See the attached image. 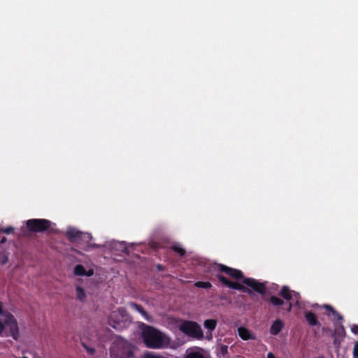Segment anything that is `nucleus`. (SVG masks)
<instances>
[{"mask_svg":"<svg viewBox=\"0 0 358 358\" xmlns=\"http://www.w3.org/2000/svg\"><path fill=\"white\" fill-rule=\"evenodd\" d=\"M142 338L148 348L161 349L164 347L163 334L153 327L145 325L142 329Z\"/></svg>","mask_w":358,"mask_h":358,"instance_id":"nucleus-1","label":"nucleus"},{"mask_svg":"<svg viewBox=\"0 0 358 358\" xmlns=\"http://www.w3.org/2000/svg\"><path fill=\"white\" fill-rule=\"evenodd\" d=\"M179 329L185 335L196 339L203 336L201 326L196 322L185 320L179 325Z\"/></svg>","mask_w":358,"mask_h":358,"instance_id":"nucleus-2","label":"nucleus"},{"mask_svg":"<svg viewBox=\"0 0 358 358\" xmlns=\"http://www.w3.org/2000/svg\"><path fill=\"white\" fill-rule=\"evenodd\" d=\"M6 328L9 329L10 335L16 340L19 334L17 323L14 316L9 313L5 314L3 320H0V336Z\"/></svg>","mask_w":358,"mask_h":358,"instance_id":"nucleus-3","label":"nucleus"},{"mask_svg":"<svg viewBox=\"0 0 358 358\" xmlns=\"http://www.w3.org/2000/svg\"><path fill=\"white\" fill-rule=\"evenodd\" d=\"M51 224V222L46 219H29L26 222V227L31 232L43 233L50 227Z\"/></svg>","mask_w":358,"mask_h":358,"instance_id":"nucleus-4","label":"nucleus"},{"mask_svg":"<svg viewBox=\"0 0 358 358\" xmlns=\"http://www.w3.org/2000/svg\"><path fill=\"white\" fill-rule=\"evenodd\" d=\"M66 236L69 241L76 243H80L81 242L88 243L92 238L90 234L82 232L74 228L68 229Z\"/></svg>","mask_w":358,"mask_h":358,"instance_id":"nucleus-5","label":"nucleus"},{"mask_svg":"<svg viewBox=\"0 0 358 358\" xmlns=\"http://www.w3.org/2000/svg\"><path fill=\"white\" fill-rule=\"evenodd\" d=\"M215 277L218 279V280L222 282L224 285L226 287L234 289L236 290H239L243 293H246L249 295H251L252 294V292L250 289L248 287L244 286L243 285H241L236 282H232L229 280L228 278H227L225 276H224L221 273H216Z\"/></svg>","mask_w":358,"mask_h":358,"instance_id":"nucleus-6","label":"nucleus"},{"mask_svg":"<svg viewBox=\"0 0 358 358\" xmlns=\"http://www.w3.org/2000/svg\"><path fill=\"white\" fill-rule=\"evenodd\" d=\"M217 271L224 273L229 277H230L236 280L241 281L242 283H243V279L245 278L243 271L239 269L231 268V267L227 266L222 264H218L217 265Z\"/></svg>","mask_w":358,"mask_h":358,"instance_id":"nucleus-7","label":"nucleus"},{"mask_svg":"<svg viewBox=\"0 0 358 358\" xmlns=\"http://www.w3.org/2000/svg\"><path fill=\"white\" fill-rule=\"evenodd\" d=\"M243 284L246 285L248 287L260 294L263 295L266 292L265 283L261 282L255 278H245L243 279Z\"/></svg>","mask_w":358,"mask_h":358,"instance_id":"nucleus-8","label":"nucleus"},{"mask_svg":"<svg viewBox=\"0 0 358 358\" xmlns=\"http://www.w3.org/2000/svg\"><path fill=\"white\" fill-rule=\"evenodd\" d=\"M334 336L335 338L334 340V344L335 345H339L341 343L340 338H343L345 336V327L341 323L336 327L334 330Z\"/></svg>","mask_w":358,"mask_h":358,"instance_id":"nucleus-9","label":"nucleus"},{"mask_svg":"<svg viewBox=\"0 0 358 358\" xmlns=\"http://www.w3.org/2000/svg\"><path fill=\"white\" fill-rule=\"evenodd\" d=\"M238 336L244 341L255 339V336L249 329L241 327L238 329Z\"/></svg>","mask_w":358,"mask_h":358,"instance_id":"nucleus-10","label":"nucleus"},{"mask_svg":"<svg viewBox=\"0 0 358 358\" xmlns=\"http://www.w3.org/2000/svg\"><path fill=\"white\" fill-rule=\"evenodd\" d=\"M283 327V322L281 320L278 319L273 322L270 328V334L271 335L276 336L281 331Z\"/></svg>","mask_w":358,"mask_h":358,"instance_id":"nucleus-11","label":"nucleus"},{"mask_svg":"<svg viewBox=\"0 0 358 358\" xmlns=\"http://www.w3.org/2000/svg\"><path fill=\"white\" fill-rule=\"evenodd\" d=\"M203 350L201 348H196L187 352L185 358H206L203 355Z\"/></svg>","mask_w":358,"mask_h":358,"instance_id":"nucleus-12","label":"nucleus"},{"mask_svg":"<svg viewBox=\"0 0 358 358\" xmlns=\"http://www.w3.org/2000/svg\"><path fill=\"white\" fill-rule=\"evenodd\" d=\"M305 318L310 326L320 325V322L316 315L311 311H306L305 313Z\"/></svg>","mask_w":358,"mask_h":358,"instance_id":"nucleus-13","label":"nucleus"},{"mask_svg":"<svg viewBox=\"0 0 358 358\" xmlns=\"http://www.w3.org/2000/svg\"><path fill=\"white\" fill-rule=\"evenodd\" d=\"M130 307L131 308H133L134 310H136L137 312H138L139 313H141V315L145 320H147L148 321H150V316L149 315L148 312L145 310V309L143 308L142 306L138 305V304H137L136 303L131 302L130 303Z\"/></svg>","mask_w":358,"mask_h":358,"instance_id":"nucleus-14","label":"nucleus"},{"mask_svg":"<svg viewBox=\"0 0 358 358\" xmlns=\"http://www.w3.org/2000/svg\"><path fill=\"white\" fill-rule=\"evenodd\" d=\"M74 274L77 276H91L93 275V272L91 273H87V271L84 266L82 264H77L74 267Z\"/></svg>","mask_w":358,"mask_h":358,"instance_id":"nucleus-15","label":"nucleus"},{"mask_svg":"<svg viewBox=\"0 0 358 358\" xmlns=\"http://www.w3.org/2000/svg\"><path fill=\"white\" fill-rule=\"evenodd\" d=\"M279 295L287 301H290L292 299L290 289L287 286H283L279 292Z\"/></svg>","mask_w":358,"mask_h":358,"instance_id":"nucleus-16","label":"nucleus"},{"mask_svg":"<svg viewBox=\"0 0 358 358\" xmlns=\"http://www.w3.org/2000/svg\"><path fill=\"white\" fill-rule=\"evenodd\" d=\"M217 322L215 319H208L204 321L203 326L210 332L213 331L217 326Z\"/></svg>","mask_w":358,"mask_h":358,"instance_id":"nucleus-17","label":"nucleus"},{"mask_svg":"<svg viewBox=\"0 0 358 358\" xmlns=\"http://www.w3.org/2000/svg\"><path fill=\"white\" fill-rule=\"evenodd\" d=\"M268 301L270 302L273 306L276 307L281 306L284 304V301L275 296H271L268 299Z\"/></svg>","mask_w":358,"mask_h":358,"instance_id":"nucleus-18","label":"nucleus"},{"mask_svg":"<svg viewBox=\"0 0 358 358\" xmlns=\"http://www.w3.org/2000/svg\"><path fill=\"white\" fill-rule=\"evenodd\" d=\"M195 287L203 289H210L212 287V285L209 282L197 281L194 284Z\"/></svg>","mask_w":358,"mask_h":358,"instance_id":"nucleus-19","label":"nucleus"},{"mask_svg":"<svg viewBox=\"0 0 358 358\" xmlns=\"http://www.w3.org/2000/svg\"><path fill=\"white\" fill-rule=\"evenodd\" d=\"M76 295L78 299L81 301H83L86 297L85 290L81 287H76Z\"/></svg>","mask_w":358,"mask_h":358,"instance_id":"nucleus-20","label":"nucleus"},{"mask_svg":"<svg viewBox=\"0 0 358 358\" xmlns=\"http://www.w3.org/2000/svg\"><path fill=\"white\" fill-rule=\"evenodd\" d=\"M171 250L179 254L180 256L182 257L185 255V250L182 248L178 245H173L171 247Z\"/></svg>","mask_w":358,"mask_h":358,"instance_id":"nucleus-21","label":"nucleus"},{"mask_svg":"<svg viewBox=\"0 0 358 358\" xmlns=\"http://www.w3.org/2000/svg\"><path fill=\"white\" fill-rule=\"evenodd\" d=\"M332 315H334V320L335 322H338L340 324L343 320V317L341 314H340L338 312H337L336 310L332 313Z\"/></svg>","mask_w":358,"mask_h":358,"instance_id":"nucleus-22","label":"nucleus"},{"mask_svg":"<svg viewBox=\"0 0 358 358\" xmlns=\"http://www.w3.org/2000/svg\"><path fill=\"white\" fill-rule=\"evenodd\" d=\"M219 354L222 355L223 357L226 356L228 354V347L225 345H221Z\"/></svg>","mask_w":358,"mask_h":358,"instance_id":"nucleus-23","label":"nucleus"},{"mask_svg":"<svg viewBox=\"0 0 358 358\" xmlns=\"http://www.w3.org/2000/svg\"><path fill=\"white\" fill-rule=\"evenodd\" d=\"M1 231L6 234H13L14 232V228L13 227L2 228Z\"/></svg>","mask_w":358,"mask_h":358,"instance_id":"nucleus-24","label":"nucleus"},{"mask_svg":"<svg viewBox=\"0 0 358 358\" xmlns=\"http://www.w3.org/2000/svg\"><path fill=\"white\" fill-rule=\"evenodd\" d=\"M353 358H358V341L355 343L354 346Z\"/></svg>","mask_w":358,"mask_h":358,"instance_id":"nucleus-25","label":"nucleus"},{"mask_svg":"<svg viewBox=\"0 0 358 358\" xmlns=\"http://www.w3.org/2000/svg\"><path fill=\"white\" fill-rule=\"evenodd\" d=\"M323 308L329 311L331 313L335 310V309L331 305H328V304L324 305Z\"/></svg>","mask_w":358,"mask_h":358,"instance_id":"nucleus-26","label":"nucleus"},{"mask_svg":"<svg viewBox=\"0 0 358 358\" xmlns=\"http://www.w3.org/2000/svg\"><path fill=\"white\" fill-rule=\"evenodd\" d=\"M351 331L355 334H358V325L357 324H353L351 327Z\"/></svg>","mask_w":358,"mask_h":358,"instance_id":"nucleus-27","label":"nucleus"},{"mask_svg":"<svg viewBox=\"0 0 358 358\" xmlns=\"http://www.w3.org/2000/svg\"><path fill=\"white\" fill-rule=\"evenodd\" d=\"M84 348L86 349L87 352L90 355H93L95 352V350L92 348H88L85 345H84Z\"/></svg>","mask_w":358,"mask_h":358,"instance_id":"nucleus-28","label":"nucleus"},{"mask_svg":"<svg viewBox=\"0 0 358 358\" xmlns=\"http://www.w3.org/2000/svg\"><path fill=\"white\" fill-rule=\"evenodd\" d=\"M267 358H275V357L272 352H268L267 355Z\"/></svg>","mask_w":358,"mask_h":358,"instance_id":"nucleus-29","label":"nucleus"},{"mask_svg":"<svg viewBox=\"0 0 358 358\" xmlns=\"http://www.w3.org/2000/svg\"><path fill=\"white\" fill-rule=\"evenodd\" d=\"M3 303L0 301V315H3Z\"/></svg>","mask_w":358,"mask_h":358,"instance_id":"nucleus-30","label":"nucleus"},{"mask_svg":"<svg viewBox=\"0 0 358 358\" xmlns=\"http://www.w3.org/2000/svg\"><path fill=\"white\" fill-rule=\"evenodd\" d=\"M157 268L159 271H162L164 269V266L162 264H158Z\"/></svg>","mask_w":358,"mask_h":358,"instance_id":"nucleus-31","label":"nucleus"},{"mask_svg":"<svg viewBox=\"0 0 358 358\" xmlns=\"http://www.w3.org/2000/svg\"><path fill=\"white\" fill-rule=\"evenodd\" d=\"M6 241V237H3V238H1V240L0 241V244H3V243H4Z\"/></svg>","mask_w":358,"mask_h":358,"instance_id":"nucleus-32","label":"nucleus"},{"mask_svg":"<svg viewBox=\"0 0 358 358\" xmlns=\"http://www.w3.org/2000/svg\"><path fill=\"white\" fill-rule=\"evenodd\" d=\"M7 261V257H6L5 259H3V264L6 263Z\"/></svg>","mask_w":358,"mask_h":358,"instance_id":"nucleus-33","label":"nucleus"},{"mask_svg":"<svg viewBox=\"0 0 358 358\" xmlns=\"http://www.w3.org/2000/svg\"><path fill=\"white\" fill-rule=\"evenodd\" d=\"M7 261V257H6L5 259H3V264L6 263Z\"/></svg>","mask_w":358,"mask_h":358,"instance_id":"nucleus-34","label":"nucleus"},{"mask_svg":"<svg viewBox=\"0 0 358 358\" xmlns=\"http://www.w3.org/2000/svg\"><path fill=\"white\" fill-rule=\"evenodd\" d=\"M91 272H93L92 270H89L88 271H87V273H91Z\"/></svg>","mask_w":358,"mask_h":358,"instance_id":"nucleus-35","label":"nucleus"},{"mask_svg":"<svg viewBox=\"0 0 358 358\" xmlns=\"http://www.w3.org/2000/svg\"><path fill=\"white\" fill-rule=\"evenodd\" d=\"M22 358H28V357H22Z\"/></svg>","mask_w":358,"mask_h":358,"instance_id":"nucleus-36","label":"nucleus"}]
</instances>
